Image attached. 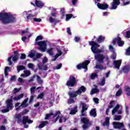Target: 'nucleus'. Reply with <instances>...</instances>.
<instances>
[{
    "label": "nucleus",
    "instance_id": "obj_1",
    "mask_svg": "<svg viewBox=\"0 0 130 130\" xmlns=\"http://www.w3.org/2000/svg\"><path fill=\"white\" fill-rule=\"evenodd\" d=\"M89 44L91 46V51L93 52V53L95 54L94 59H95V60H96V61L100 63H103L105 60V61L107 62V66H109V62H110V61H109V57L108 55L101 54L103 52H105L104 47H102L101 49H98V47H100V45L94 41L89 42Z\"/></svg>",
    "mask_w": 130,
    "mask_h": 130
},
{
    "label": "nucleus",
    "instance_id": "obj_2",
    "mask_svg": "<svg viewBox=\"0 0 130 130\" xmlns=\"http://www.w3.org/2000/svg\"><path fill=\"white\" fill-rule=\"evenodd\" d=\"M24 94L22 93L13 98V96L10 97V99L7 100L6 101V109L2 110V112L3 113H6V112H9L10 110H12L13 109V99L15 101H18V100H20L22 99V97H23Z\"/></svg>",
    "mask_w": 130,
    "mask_h": 130
},
{
    "label": "nucleus",
    "instance_id": "obj_3",
    "mask_svg": "<svg viewBox=\"0 0 130 130\" xmlns=\"http://www.w3.org/2000/svg\"><path fill=\"white\" fill-rule=\"evenodd\" d=\"M0 21L3 24H9L15 22L16 17L10 13H0Z\"/></svg>",
    "mask_w": 130,
    "mask_h": 130
},
{
    "label": "nucleus",
    "instance_id": "obj_4",
    "mask_svg": "<svg viewBox=\"0 0 130 130\" xmlns=\"http://www.w3.org/2000/svg\"><path fill=\"white\" fill-rule=\"evenodd\" d=\"M86 87L84 86H82L79 88V89L75 92H69V95L70 96V99L68 101L69 104H72L73 103H75V100L74 99H76V97H77V95H81L82 93H84L86 92Z\"/></svg>",
    "mask_w": 130,
    "mask_h": 130
},
{
    "label": "nucleus",
    "instance_id": "obj_5",
    "mask_svg": "<svg viewBox=\"0 0 130 130\" xmlns=\"http://www.w3.org/2000/svg\"><path fill=\"white\" fill-rule=\"evenodd\" d=\"M16 118H17V121L18 123H23V124H24V128H28L29 127V125L26 124V123H32L33 122L32 120H31V119H29V118H28V116H24L22 119V117L21 116V114H16L15 115Z\"/></svg>",
    "mask_w": 130,
    "mask_h": 130
},
{
    "label": "nucleus",
    "instance_id": "obj_6",
    "mask_svg": "<svg viewBox=\"0 0 130 130\" xmlns=\"http://www.w3.org/2000/svg\"><path fill=\"white\" fill-rule=\"evenodd\" d=\"M123 2V6H127V5H129L130 1H128L125 2L126 0H121ZM120 4V2L119 0H113V2L111 3V7L110 8V10H116L117 9V6H119Z\"/></svg>",
    "mask_w": 130,
    "mask_h": 130
},
{
    "label": "nucleus",
    "instance_id": "obj_7",
    "mask_svg": "<svg viewBox=\"0 0 130 130\" xmlns=\"http://www.w3.org/2000/svg\"><path fill=\"white\" fill-rule=\"evenodd\" d=\"M57 53L56 54L54 58L51 59L52 61H55L56 59L58 57V56H60L62 54H66L67 53V51H68V49L66 48H57Z\"/></svg>",
    "mask_w": 130,
    "mask_h": 130
},
{
    "label": "nucleus",
    "instance_id": "obj_8",
    "mask_svg": "<svg viewBox=\"0 0 130 130\" xmlns=\"http://www.w3.org/2000/svg\"><path fill=\"white\" fill-rule=\"evenodd\" d=\"M60 114V112L59 111H56L55 114L54 115L52 113L47 114L46 115L45 119H49V118H50V117H53L52 119V121H53V120H54V122H56V121L57 120V119H59ZM54 118L55 119H54Z\"/></svg>",
    "mask_w": 130,
    "mask_h": 130
},
{
    "label": "nucleus",
    "instance_id": "obj_9",
    "mask_svg": "<svg viewBox=\"0 0 130 130\" xmlns=\"http://www.w3.org/2000/svg\"><path fill=\"white\" fill-rule=\"evenodd\" d=\"M46 42H47L46 41L36 42V45L39 46L38 48L39 50H41L42 52H45L46 46H47Z\"/></svg>",
    "mask_w": 130,
    "mask_h": 130
},
{
    "label": "nucleus",
    "instance_id": "obj_10",
    "mask_svg": "<svg viewBox=\"0 0 130 130\" xmlns=\"http://www.w3.org/2000/svg\"><path fill=\"white\" fill-rule=\"evenodd\" d=\"M27 102H28V99H26L25 100H24L22 104H21V103H17L15 104L16 110L17 111H19L20 109L24 108V107H26V106L28 105L27 104Z\"/></svg>",
    "mask_w": 130,
    "mask_h": 130
},
{
    "label": "nucleus",
    "instance_id": "obj_11",
    "mask_svg": "<svg viewBox=\"0 0 130 130\" xmlns=\"http://www.w3.org/2000/svg\"><path fill=\"white\" fill-rule=\"evenodd\" d=\"M81 121L84 123L82 126L84 130L87 129L91 125V123H90V121H89V119L87 117L82 118Z\"/></svg>",
    "mask_w": 130,
    "mask_h": 130
},
{
    "label": "nucleus",
    "instance_id": "obj_12",
    "mask_svg": "<svg viewBox=\"0 0 130 130\" xmlns=\"http://www.w3.org/2000/svg\"><path fill=\"white\" fill-rule=\"evenodd\" d=\"M76 78L74 76L71 75L69 78V81L67 82V85L68 87H74L76 85Z\"/></svg>",
    "mask_w": 130,
    "mask_h": 130
},
{
    "label": "nucleus",
    "instance_id": "obj_13",
    "mask_svg": "<svg viewBox=\"0 0 130 130\" xmlns=\"http://www.w3.org/2000/svg\"><path fill=\"white\" fill-rule=\"evenodd\" d=\"M90 62L89 60H86L81 64H79L77 66L78 70H81V69H84V72H86L88 71V64Z\"/></svg>",
    "mask_w": 130,
    "mask_h": 130
},
{
    "label": "nucleus",
    "instance_id": "obj_14",
    "mask_svg": "<svg viewBox=\"0 0 130 130\" xmlns=\"http://www.w3.org/2000/svg\"><path fill=\"white\" fill-rule=\"evenodd\" d=\"M116 42L118 46H120V47L123 46L124 45V42L121 40V38L119 37H118L117 38H116L113 40V43L114 45L115 44Z\"/></svg>",
    "mask_w": 130,
    "mask_h": 130
},
{
    "label": "nucleus",
    "instance_id": "obj_15",
    "mask_svg": "<svg viewBox=\"0 0 130 130\" xmlns=\"http://www.w3.org/2000/svg\"><path fill=\"white\" fill-rule=\"evenodd\" d=\"M80 105L82 106L81 116H86V111L88 110V105L85 103H81Z\"/></svg>",
    "mask_w": 130,
    "mask_h": 130
},
{
    "label": "nucleus",
    "instance_id": "obj_16",
    "mask_svg": "<svg viewBox=\"0 0 130 130\" xmlns=\"http://www.w3.org/2000/svg\"><path fill=\"white\" fill-rule=\"evenodd\" d=\"M12 58L13 61H17V60L19 59V56L17 54H16L13 56H11L10 57H9L8 59V61L9 62V66H12V64H13V62H12Z\"/></svg>",
    "mask_w": 130,
    "mask_h": 130
},
{
    "label": "nucleus",
    "instance_id": "obj_17",
    "mask_svg": "<svg viewBox=\"0 0 130 130\" xmlns=\"http://www.w3.org/2000/svg\"><path fill=\"white\" fill-rule=\"evenodd\" d=\"M120 106L119 105H117V106L114 108V109L112 111V115H114L115 113H117V114H121V110L119 109Z\"/></svg>",
    "mask_w": 130,
    "mask_h": 130
},
{
    "label": "nucleus",
    "instance_id": "obj_18",
    "mask_svg": "<svg viewBox=\"0 0 130 130\" xmlns=\"http://www.w3.org/2000/svg\"><path fill=\"white\" fill-rule=\"evenodd\" d=\"M113 124L115 128H118V129H120L124 126L123 123H120L118 122H114Z\"/></svg>",
    "mask_w": 130,
    "mask_h": 130
},
{
    "label": "nucleus",
    "instance_id": "obj_19",
    "mask_svg": "<svg viewBox=\"0 0 130 130\" xmlns=\"http://www.w3.org/2000/svg\"><path fill=\"white\" fill-rule=\"evenodd\" d=\"M96 6L100 10H106V9H108V5L106 3H98Z\"/></svg>",
    "mask_w": 130,
    "mask_h": 130
},
{
    "label": "nucleus",
    "instance_id": "obj_20",
    "mask_svg": "<svg viewBox=\"0 0 130 130\" xmlns=\"http://www.w3.org/2000/svg\"><path fill=\"white\" fill-rule=\"evenodd\" d=\"M121 60H114L113 64L115 69H117V70H119V68L121 65Z\"/></svg>",
    "mask_w": 130,
    "mask_h": 130
},
{
    "label": "nucleus",
    "instance_id": "obj_21",
    "mask_svg": "<svg viewBox=\"0 0 130 130\" xmlns=\"http://www.w3.org/2000/svg\"><path fill=\"white\" fill-rule=\"evenodd\" d=\"M34 3H35L36 6L38 7V8H40V9H42L44 6V3H43L42 1L35 0Z\"/></svg>",
    "mask_w": 130,
    "mask_h": 130
},
{
    "label": "nucleus",
    "instance_id": "obj_22",
    "mask_svg": "<svg viewBox=\"0 0 130 130\" xmlns=\"http://www.w3.org/2000/svg\"><path fill=\"white\" fill-rule=\"evenodd\" d=\"M54 51H55V49L53 48H49L47 50V52L49 54V55H50V56H52V58H54L53 56H53V54H54Z\"/></svg>",
    "mask_w": 130,
    "mask_h": 130
},
{
    "label": "nucleus",
    "instance_id": "obj_23",
    "mask_svg": "<svg viewBox=\"0 0 130 130\" xmlns=\"http://www.w3.org/2000/svg\"><path fill=\"white\" fill-rule=\"evenodd\" d=\"M38 67L39 68V70H41V71H47L48 70L47 66L44 64H38Z\"/></svg>",
    "mask_w": 130,
    "mask_h": 130
},
{
    "label": "nucleus",
    "instance_id": "obj_24",
    "mask_svg": "<svg viewBox=\"0 0 130 130\" xmlns=\"http://www.w3.org/2000/svg\"><path fill=\"white\" fill-rule=\"evenodd\" d=\"M54 95H52L48 99V102L50 104V106H52L53 105V103L54 102Z\"/></svg>",
    "mask_w": 130,
    "mask_h": 130
},
{
    "label": "nucleus",
    "instance_id": "obj_25",
    "mask_svg": "<svg viewBox=\"0 0 130 130\" xmlns=\"http://www.w3.org/2000/svg\"><path fill=\"white\" fill-rule=\"evenodd\" d=\"M24 74H22L20 75V77H23V78H26L27 77H29L30 76L31 72L28 70H24Z\"/></svg>",
    "mask_w": 130,
    "mask_h": 130
},
{
    "label": "nucleus",
    "instance_id": "obj_26",
    "mask_svg": "<svg viewBox=\"0 0 130 130\" xmlns=\"http://www.w3.org/2000/svg\"><path fill=\"white\" fill-rule=\"evenodd\" d=\"M48 124V122L47 121H42L40 122V124L39 125V128H42L44 127L45 125Z\"/></svg>",
    "mask_w": 130,
    "mask_h": 130
},
{
    "label": "nucleus",
    "instance_id": "obj_27",
    "mask_svg": "<svg viewBox=\"0 0 130 130\" xmlns=\"http://www.w3.org/2000/svg\"><path fill=\"white\" fill-rule=\"evenodd\" d=\"M68 110H70V112L69 113V114H76L78 111V108L77 107H74L72 109H69Z\"/></svg>",
    "mask_w": 130,
    "mask_h": 130
},
{
    "label": "nucleus",
    "instance_id": "obj_28",
    "mask_svg": "<svg viewBox=\"0 0 130 130\" xmlns=\"http://www.w3.org/2000/svg\"><path fill=\"white\" fill-rule=\"evenodd\" d=\"M90 116H93V117H96L97 116V113H96V109H92L90 111Z\"/></svg>",
    "mask_w": 130,
    "mask_h": 130
},
{
    "label": "nucleus",
    "instance_id": "obj_29",
    "mask_svg": "<svg viewBox=\"0 0 130 130\" xmlns=\"http://www.w3.org/2000/svg\"><path fill=\"white\" fill-rule=\"evenodd\" d=\"M36 55V52L35 51H30L29 52V54H28V56L30 57V58H34V59H35Z\"/></svg>",
    "mask_w": 130,
    "mask_h": 130
},
{
    "label": "nucleus",
    "instance_id": "obj_30",
    "mask_svg": "<svg viewBox=\"0 0 130 130\" xmlns=\"http://www.w3.org/2000/svg\"><path fill=\"white\" fill-rule=\"evenodd\" d=\"M95 88L91 90L90 92V95H93L95 93H99V89H97V85H94Z\"/></svg>",
    "mask_w": 130,
    "mask_h": 130
},
{
    "label": "nucleus",
    "instance_id": "obj_31",
    "mask_svg": "<svg viewBox=\"0 0 130 130\" xmlns=\"http://www.w3.org/2000/svg\"><path fill=\"white\" fill-rule=\"evenodd\" d=\"M105 39V37L102 36H99L98 38L96 39L97 42L99 43H101L102 42H103Z\"/></svg>",
    "mask_w": 130,
    "mask_h": 130
},
{
    "label": "nucleus",
    "instance_id": "obj_32",
    "mask_svg": "<svg viewBox=\"0 0 130 130\" xmlns=\"http://www.w3.org/2000/svg\"><path fill=\"white\" fill-rule=\"evenodd\" d=\"M34 18V15H33V14H31V13H28V15L26 16L25 20H30L31 21H32V20H33Z\"/></svg>",
    "mask_w": 130,
    "mask_h": 130
},
{
    "label": "nucleus",
    "instance_id": "obj_33",
    "mask_svg": "<svg viewBox=\"0 0 130 130\" xmlns=\"http://www.w3.org/2000/svg\"><path fill=\"white\" fill-rule=\"evenodd\" d=\"M109 117L106 118V121L103 123V126H108L109 125Z\"/></svg>",
    "mask_w": 130,
    "mask_h": 130
},
{
    "label": "nucleus",
    "instance_id": "obj_34",
    "mask_svg": "<svg viewBox=\"0 0 130 130\" xmlns=\"http://www.w3.org/2000/svg\"><path fill=\"white\" fill-rule=\"evenodd\" d=\"M129 66H125L122 68V71L124 73H128L129 72Z\"/></svg>",
    "mask_w": 130,
    "mask_h": 130
},
{
    "label": "nucleus",
    "instance_id": "obj_35",
    "mask_svg": "<svg viewBox=\"0 0 130 130\" xmlns=\"http://www.w3.org/2000/svg\"><path fill=\"white\" fill-rule=\"evenodd\" d=\"M67 119H68V118H67V117H61L59 118V122L60 123H61V122H62V121H63V122H66V121H67Z\"/></svg>",
    "mask_w": 130,
    "mask_h": 130
},
{
    "label": "nucleus",
    "instance_id": "obj_36",
    "mask_svg": "<svg viewBox=\"0 0 130 130\" xmlns=\"http://www.w3.org/2000/svg\"><path fill=\"white\" fill-rule=\"evenodd\" d=\"M25 70V67L23 66H19L17 67V72L20 73V71H23Z\"/></svg>",
    "mask_w": 130,
    "mask_h": 130
},
{
    "label": "nucleus",
    "instance_id": "obj_37",
    "mask_svg": "<svg viewBox=\"0 0 130 130\" xmlns=\"http://www.w3.org/2000/svg\"><path fill=\"white\" fill-rule=\"evenodd\" d=\"M27 67L28 68H29V69H30L31 70H32V71H34L35 66H34V64H33L32 63H28L27 64Z\"/></svg>",
    "mask_w": 130,
    "mask_h": 130
},
{
    "label": "nucleus",
    "instance_id": "obj_38",
    "mask_svg": "<svg viewBox=\"0 0 130 130\" xmlns=\"http://www.w3.org/2000/svg\"><path fill=\"white\" fill-rule=\"evenodd\" d=\"M30 12H31V11H24V12H23L22 13V16L23 17H24V18H25V19H26L27 16H28V15H29V13H30Z\"/></svg>",
    "mask_w": 130,
    "mask_h": 130
},
{
    "label": "nucleus",
    "instance_id": "obj_39",
    "mask_svg": "<svg viewBox=\"0 0 130 130\" xmlns=\"http://www.w3.org/2000/svg\"><path fill=\"white\" fill-rule=\"evenodd\" d=\"M37 80L39 84H42V83H43V81L42 80V79H41V78H40V76L38 75L37 76Z\"/></svg>",
    "mask_w": 130,
    "mask_h": 130
},
{
    "label": "nucleus",
    "instance_id": "obj_40",
    "mask_svg": "<svg viewBox=\"0 0 130 130\" xmlns=\"http://www.w3.org/2000/svg\"><path fill=\"white\" fill-rule=\"evenodd\" d=\"M97 77H98V75H97V74L92 73L90 76V79L94 80V79H95V78H97Z\"/></svg>",
    "mask_w": 130,
    "mask_h": 130
},
{
    "label": "nucleus",
    "instance_id": "obj_41",
    "mask_svg": "<svg viewBox=\"0 0 130 130\" xmlns=\"http://www.w3.org/2000/svg\"><path fill=\"white\" fill-rule=\"evenodd\" d=\"M42 55H43L41 53H36L35 58L34 59V60H35L37 59V58H40V57H41Z\"/></svg>",
    "mask_w": 130,
    "mask_h": 130
},
{
    "label": "nucleus",
    "instance_id": "obj_42",
    "mask_svg": "<svg viewBox=\"0 0 130 130\" xmlns=\"http://www.w3.org/2000/svg\"><path fill=\"white\" fill-rule=\"evenodd\" d=\"M73 17V14H67L66 15V21H68L71 20V18Z\"/></svg>",
    "mask_w": 130,
    "mask_h": 130
},
{
    "label": "nucleus",
    "instance_id": "obj_43",
    "mask_svg": "<svg viewBox=\"0 0 130 130\" xmlns=\"http://www.w3.org/2000/svg\"><path fill=\"white\" fill-rule=\"evenodd\" d=\"M115 120H120L121 119V116L120 115H115L114 117Z\"/></svg>",
    "mask_w": 130,
    "mask_h": 130
},
{
    "label": "nucleus",
    "instance_id": "obj_44",
    "mask_svg": "<svg viewBox=\"0 0 130 130\" xmlns=\"http://www.w3.org/2000/svg\"><path fill=\"white\" fill-rule=\"evenodd\" d=\"M60 14L61 15L62 17H64V8H62L60 9Z\"/></svg>",
    "mask_w": 130,
    "mask_h": 130
},
{
    "label": "nucleus",
    "instance_id": "obj_45",
    "mask_svg": "<svg viewBox=\"0 0 130 130\" xmlns=\"http://www.w3.org/2000/svg\"><path fill=\"white\" fill-rule=\"evenodd\" d=\"M95 69H97L98 70H104V68H103V66L99 64H96L95 67Z\"/></svg>",
    "mask_w": 130,
    "mask_h": 130
},
{
    "label": "nucleus",
    "instance_id": "obj_46",
    "mask_svg": "<svg viewBox=\"0 0 130 130\" xmlns=\"http://www.w3.org/2000/svg\"><path fill=\"white\" fill-rule=\"evenodd\" d=\"M49 22L50 23H53L54 22H55V19L52 18V17L50 16L49 15Z\"/></svg>",
    "mask_w": 130,
    "mask_h": 130
},
{
    "label": "nucleus",
    "instance_id": "obj_47",
    "mask_svg": "<svg viewBox=\"0 0 130 130\" xmlns=\"http://www.w3.org/2000/svg\"><path fill=\"white\" fill-rule=\"evenodd\" d=\"M35 90H36V87H32L30 88V93L31 95H33L34 93H35Z\"/></svg>",
    "mask_w": 130,
    "mask_h": 130
},
{
    "label": "nucleus",
    "instance_id": "obj_48",
    "mask_svg": "<svg viewBox=\"0 0 130 130\" xmlns=\"http://www.w3.org/2000/svg\"><path fill=\"white\" fill-rule=\"evenodd\" d=\"M9 70H10V68L8 67L5 68V75L6 77H8V71H9Z\"/></svg>",
    "mask_w": 130,
    "mask_h": 130
},
{
    "label": "nucleus",
    "instance_id": "obj_49",
    "mask_svg": "<svg viewBox=\"0 0 130 130\" xmlns=\"http://www.w3.org/2000/svg\"><path fill=\"white\" fill-rule=\"evenodd\" d=\"M33 20L34 22H38V23H40V22L42 21V19H41V18H34Z\"/></svg>",
    "mask_w": 130,
    "mask_h": 130
},
{
    "label": "nucleus",
    "instance_id": "obj_50",
    "mask_svg": "<svg viewBox=\"0 0 130 130\" xmlns=\"http://www.w3.org/2000/svg\"><path fill=\"white\" fill-rule=\"evenodd\" d=\"M42 39H43V37H42V36H38L36 40H35V41L36 42H37V41H38V40H42Z\"/></svg>",
    "mask_w": 130,
    "mask_h": 130
},
{
    "label": "nucleus",
    "instance_id": "obj_51",
    "mask_svg": "<svg viewBox=\"0 0 130 130\" xmlns=\"http://www.w3.org/2000/svg\"><path fill=\"white\" fill-rule=\"evenodd\" d=\"M100 86H104L105 85V78H103L100 83Z\"/></svg>",
    "mask_w": 130,
    "mask_h": 130
},
{
    "label": "nucleus",
    "instance_id": "obj_52",
    "mask_svg": "<svg viewBox=\"0 0 130 130\" xmlns=\"http://www.w3.org/2000/svg\"><path fill=\"white\" fill-rule=\"evenodd\" d=\"M109 50H110L111 52H113V53L115 52V50H114V48H113V46L112 45L109 46Z\"/></svg>",
    "mask_w": 130,
    "mask_h": 130
},
{
    "label": "nucleus",
    "instance_id": "obj_53",
    "mask_svg": "<svg viewBox=\"0 0 130 130\" xmlns=\"http://www.w3.org/2000/svg\"><path fill=\"white\" fill-rule=\"evenodd\" d=\"M48 10H51V12H56V10H57L56 8H54L53 7H49L48 8Z\"/></svg>",
    "mask_w": 130,
    "mask_h": 130
},
{
    "label": "nucleus",
    "instance_id": "obj_54",
    "mask_svg": "<svg viewBox=\"0 0 130 130\" xmlns=\"http://www.w3.org/2000/svg\"><path fill=\"white\" fill-rule=\"evenodd\" d=\"M51 17H53V18H56V12L52 11V12L51 13Z\"/></svg>",
    "mask_w": 130,
    "mask_h": 130
},
{
    "label": "nucleus",
    "instance_id": "obj_55",
    "mask_svg": "<svg viewBox=\"0 0 130 130\" xmlns=\"http://www.w3.org/2000/svg\"><path fill=\"white\" fill-rule=\"evenodd\" d=\"M125 54L126 55H130V47L126 50Z\"/></svg>",
    "mask_w": 130,
    "mask_h": 130
},
{
    "label": "nucleus",
    "instance_id": "obj_56",
    "mask_svg": "<svg viewBox=\"0 0 130 130\" xmlns=\"http://www.w3.org/2000/svg\"><path fill=\"white\" fill-rule=\"evenodd\" d=\"M24 34L28 35V28H27L26 30H23L21 31V35H24Z\"/></svg>",
    "mask_w": 130,
    "mask_h": 130
},
{
    "label": "nucleus",
    "instance_id": "obj_57",
    "mask_svg": "<svg viewBox=\"0 0 130 130\" xmlns=\"http://www.w3.org/2000/svg\"><path fill=\"white\" fill-rule=\"evenodd\" d=\"M125 37H126V38H130V30L126 31Z\"/></svg>",
    "mask_w": 130,
    "mask_h": 130
},
{
    "label": "nucleus",
    "instance_id": "obj_58",
    "mask_svg": "<svg viewBox=\"0 0 130 130\" xmlns=\"http://www.w3.org/2000/svg\"><path fill=\"white\" fill-rule=\"evenodd\" d=\"M43 96H44V93H43V92L41 93L38 95L37 99H42V98H43Z\"/></svg>",
    "mask_w": 130,
    "mask_h": 130
},
{
    "label": "nucleus",
    "instance_id": "obj_59",
    "mask_svg": "<svg viewBox=\"0 0 130 130\" xmlns=\"http://www.w3.org/2000/svg\"><path fill=\"white\" fill-rule=\"evenodd\" d=\"M20 90H21L20 88H14L13 90V93L14 94H16V93H18V92H20Z\"/></svg>",
    "mask_w": 130,
    "mask_h": 130
},
{
    "label": "nucleus",
    "instance_id": "obj_60",
    "mask_svg": "<svg viewBox=\"0 0 130 130\" xmlns=\"http://www.w3.org/2000/svg\"><path fill=\"white\" fill-rule=\"evenodd\" d=\"M111 58H112V59H116V53H115V52L113 53V54L111 56Z\"/></svg>",
    "mask_w": 130,
    "mask_h": 130
},
{
    "label": "nucleus",
    "instance_id": "obj_61",
    "mask_svg": "<svg viewBox=\"0 0 130 130\" xmlns=\"http://www.w3.org/2000/svg\"><path fill=\"white\" fill-rule=\"evenodd\" d=\"M62 66V64L61 63H60L59 64H58L55 68V70H59V69H60L61 68V66Z\"/></svg>",
    "mask_w": 130,
    "mask_h": 130
},
{
    "label": "nucleus",
    "instance_id": "obj_62",
    "mask_svg": "<svg viewBox=\"0 0 130 130\" xmlns=\"http://www.w3.org/2000/svg\"><path fill=\"white\" fill-rule=\"evenodd\" d=\"M26 58V54L22 53L20 56V59H25Z\"/></svg>",
    "mask_w": 130,
    "mask_h": 130
},
{
    "label": "nucleus",
    "instance_id": "obj_63",
    "mask_svg": "<svg viewBox=\"0 0 130 130\" xmlns=\"http://www.w3.org/2000/svg\"><path fill=\"white\" fill-rule=\"evenodd\" d=\"M47 60H48V59L47 58V57H44L42 60L43 63H45L47 62Z\"/></svg>",
    "mask_w": 130,
    "mask_h": 130
},
{
    "label": "nucleus",
    "instance_id": "obj_64",
    "mask_svg": "<svg viewBox=\"0 0 130 130\" xmlns=\"http://www.w3.org/2000/svg\"><path fill=\"white\" fill-rule=\"evenodd\" d=\"M121 94V89H119V90L116 93V96H120Z\"/></svg>",
    "mask_w": 130,
    "mask_h": 130
}]
</instances>
